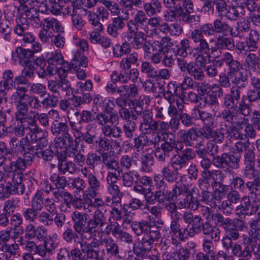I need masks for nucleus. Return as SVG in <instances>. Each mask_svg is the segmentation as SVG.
I'll return each instance as SVG.
<instances>
[{"label": "nucleus", "mask_w": 260, "mask_h": 260, "mask_svg": "<svg viewBox=\"0 0 260 260\" xmlns=\"http://www.w3.org/2000/svg\"><path fill=\"white\" fill-rule=\"evenodd\" d=\"M204 215L208 219L210 216L214 224L223 229L226 233L222 237L221 242L222 246H225L229 243H233L240 238V232L244 231L247 228L245 221L239 218H231L224 216L220 212L211 213V209L206 207L204 210Z\"/></svg>", "instance_id": "obj_1"}, {"label": "nucleus", "mask_w": 260, "mask_h": 260, "mask_svg": "<svg viewBox=\"0 0 260 260\" xmlns=\"http://www.w3.org/2000/svg\"><path fill=\"white\" fill-rule=\"evenodd\" d=\"M178 0H163L165 7L169 9L168 14L171 21L180 20L186 24L199 23L201 17L194 15V7L191 0H184L182 4L178 3Z\"/></svg>", "instance_id": "obj_2"}, {"label": "nucleus", "mask_w": 260, "mask_h": 260, "mask_svg": "<svg viewBox=\"0 0 260 260\" xmlns=\"http://www.w3.org/2000/svg\"><path fill=\"white\" fill-rule=\"evenodd\" d=\"M207 153L213 157V165L218 169H238L240 167L241 154L233 152L218 155V147L213 143H208L206 147Z\"/></svg>", "instance_id": "obj_3"}, {"label": "nucleus", "mask_w": 260, "mask_h": 260, "mask_svg": "<svg viewBox=\"0 0 260 260\" xmlns=\"http://www.w3.org/2000/svg\"><path fill=\"white\" fill-rule=\"evenodd\" d=\"M228 61L226 65L228 68L227 73L235 77L232 81L234 86L231 88L230 91L242 93L241 90L245 88L247 85L248 80L247 72L244 70L240 61L235 59L231 53Z\"/></svg>", "instance_id": "obj_4"}, {"label": "nucleus", "mask_w": 260, "mask_h": 260, "mask_svg": "<svg viewBox=\"0 0 260 260\" xmlns=\"http://www.w3.org/2000/svg\"><path fill=\"white\" fill-rule=\"evenodd\" d=\"M47 132L36 125L34 127V158H43L46 161L51 160L54 156V152L47 148L48 142L46 139Z\"/></svg>", "instance_id": "obj_5"}, {"label": "nucleus", "mask_w": 260, "mask_h": 260, "mask_svg": "<svg viewBox=\"0 0 260 260\" xmlns=\"http://www.w3.org/2000/svg\"><path fill=\"white\" fill-rule=\"evenodd\" d=\"M101 3L109 9L113 15H115L112 18L111 22L109 23L107 31L110 36L116 38L119 35L118 30L123 29L126 26L124 18L119 15V6L116 2L110 0H105Z\"/></svg>", "instance_id": "obj_6"}, {"label": "nucleus", "mask_w": 260, "mask_h": 260, "mask_svg": "<svg viewBox=\"0 0 260 260\" xmlns=\"http://www.w3.org/2000/svg\"><path fill=\"white\" fill-rule=\"evenodd\" d=\"M32 132L28 133L24 138L21 140L22 154L23 155L24 160L18 158L15 161L11 162L12 169L23 170L25 168V161H31L32 160Z\"/></svg>", "instance_id": "obj_7"}, {"label": "nucleus", "mask_w": 260, "mask_h": 260, "mask_svg": "<svg viewBox=\"0 0 260 260\" xmlns=\"http://www.w3.org/2000/svg\"><path fill=\"white\" fill-rule=\"evenodd\" d=\"M12 59L16 64H20L24 67L22 74L30 77L32 75V51L29 49H24L21 47H17L12 54Z\"/></svg>", "instance_id": "obj_8"}, {"label": "nucleus", "mask_w": 260, "mask_h": 260, "mask_svg": "<svg viewBox=\"0 0 260 260\" xmlns=\"http://www.w3.org/2000/svg\"><path fill=\"white\" fill-rule=\"evenodd\" d=\"M241 95V93L234 91H230V93L225 95L223 98V104L225 109L222 111L218 117L230 123L233 120L234 111L237 109Z\"/></svg>", "instance_id": "obj_9"}, {"label": "nucleus", "mask_w": 260, "mask_h": 260, "mask_svg": "<svg viewBox=\"0 0 260 260\" xmlns=\"http://www.w3.org/2000/svg\"><path fill=\"white\" fill-rule=\"evenodd\" d=\"M12 98L17 106V111L15 117L20 123L25 120V116L28 112V104L24 102V99H29V96L26 94V89L24 87H18L17 91L12 95Z\"/></svg>", "instance_id": "obj_10"}, {"label": "nucleus", "mask_w": 260, "mask_h": 260, "mask_svg": "<svg viewBox=\"0 0 260 260\" xmlns=\"http://www.w3.org/2000/svg\"><path fill=\"white\" fill-rule=\"evenodd\" d=\"M160 233L143 236L142 239L133 244V251L136 257H143L151 251L153 244L160 237Z\"/></svg>", "instance_id": "obj_11"}, {"label": "nucleus", "mask_w": 260, "mask_h": 260, "mask_svg": "<svg viewBox=\"0 0 260 260\" xmlns=\"http://www.w3.org/2000/svg\"><path fill=\"white\" fill-rule=\"evenodd\" d=\"M115 104L110 99H105L102 103L103 111L99 112L95 118H98L99 122L103 123V121L110 122L113 121L118 120L119 116L117 111L114 109Z\"/></svg>", "instance_id": "obj_12"}, {"label": "nucleus", "mask_w": 260, "mask_h": 260, "mask_svg": "<svg viewBox=\"0 0 260 260\" xmlns=\"http://www.w3.org/2000/svg\"><path fill=\"white\" fill-rule=\"evenodd\" d=\"M72 219L74 230L79 233L82 239L87 238L84 234H89V229L88 228L89 215L86 213L75 211L72 214Z\"/></svg>", "instance_id": "obj_13"}, {"label": "nucleus", "mask_w": 260, "mask_h": 260, "mask_svg": "<svg viewBox=\"0 0 260 260\" xmlns=\"http://www.w3.org/2000/svg\"><path fill=\"white\" fill-rule=\"evenodd\" d=\"M243 175L248 179L246 182L247 189L249 191H258L260 188V174L255 170L254 164L245 167Z\"/></svg>", "instance_id": "obj_14"}, {"label": "nucleus", "mask_w": 260, "mask_h": 260, "mask_svg": "<svg viewBox=\"0 0 260 260\" xmlns=\"http://www.w3.org/2000/svg\"><path fill=\"white\" fill-rule=\"evenodd\" d=\"M47 241V231L43 226L34 230V251L36 254L43 255L45 243Z\"/></svg>", "instance_id": "obj_15"}, {"label": "nucleus", "mask_w": 260, "mask_h": 260, "mask_svg": "<svg viewBox=\"0 0 260 260\" xmlns=\"http://www.w3.org/2000/svg\"><path fill=\"white\" fill-rule=\"evenodd\" d=\"M101 156V162L105 165L108 169L115 170L116 173H109L107 176V181L110 179H119L120 174L122 173V169L119 166L118 161L114 158H112L110 154L106 152H102L100 153Z\"/></svg>", "instance_id": "obj_16"}, {"label": "nucleus", "mask_w": 260, "mask_h": 260, "mask_svg": "<svg viewBox=\"0 0 260 260\" xmlns=\"http://www.w3.org/2000/svg\"><path fill=\"white\" fill-rule=\"evenodd\" d=\"M162 143L159 147H157L154 151V156L159 162H166L170 158L174 150V144L168 138L164 136Z\"/></svg>", "instance_id": "obj_17"}, {"label": "nucleus", "mask_w": 260, "mask_h": 260, "mask_svg": "<svg viewBox=\"0 0 260 260\" xmlns=\"http://www.w3.org/2000/svg\"><path fill=\"white\" fill-rule=\"evenodd\" d=\"M25 189L24 185L22 183L20 175H14L10 182H8L5 186L2 188V192L5 196L8 197L10 194H22Z\"/></svg>", "instance_id": "obj_18"}, {"label": "nucleus", "mask_w": 260, "mask_h": 260, "mask_svg": "<svg viewBox=\"0 0 260 260\" xmlns=\"http://www.w3.org/2000/svg\"><path fill=\"white\" fill-rule=\"evenodd\" d=\"M152 222L147 220H141L139 221H133L131 224V228L137 236H146L150 234H158L160 233L157 229L155 230L153 228Z\"/></svg>", "instance_id": "obj_19"}, {"label": "nucleus", "mask_w": 260, "mask_h": 260, "mask_svg": "<svg viewBox=\"0 0 260 260\" xmlns=\"http://www.w3.org/2000/svg\"><path fill=\"white\" fill-rule=\"evenodd\" d=\"M105 248L102 250L103 256L106 254L110 258L121 259L120 248L117 242L112 238H105L104 240Z\"/></svg>", "instance_id": "obj_20"}, {"label": "nucleus", "mask_w": 260, "mask_h": 260, "mask_svg": "<svg viewBox=\"0 0 260 260\" xmlns=\"http://www.w3.org/2000/svg\"><path fill=\"white\" fill-rule=\"evenodd\" d=\"M127 39L133 48L139 50L142 48V45L146 40V38L145 34L142 31L128 29Z\"/></svg>", "instance_id": "obj_21"}, {"label": "nucleus", "mask_w": 260, "mask_h": 260, "mask_svg": "<svg viewBox=\"0 0 260 260\" xmlns=\"http://www.w3.org/2000/svg\"><path fill=\"white\" fill-rule=\"evenodd\" d=\"M242 201L243 203L237 206L235 209L236 215L240 219L252 215L255 211V207L251 203L249 197L244 196Z\"/></svg>", "instance_id": "obj_22"}, {"label": "nucleus", "mask_w": 260, "mask_h": 260, "mask_svg": "<svg viewBox=\"0 0 260 260\" xmlns=\"http://www.w3.org/2000/svg\"><path fill=\"white\" fill-rule=\"evenodd\" d=\"M178 140L185 144L186 147H191L192 141H197L199 135L197 128L191 127L187 130H180L177 134Z\"/></svg>", "instance_id": "obj_23"}, {"label": "nucleus", "mask_w": 260, "mask_h": 260, "mask_svg": "<svg viewBox=\"0 0 260 260\" xmlns=\"http://www.w3.org/2000/svg\"><path fill=\"white\" fill-rule=\"evenodd\" d=\"M99 135V133L91 131H87L83 133L82 129H80L73 134V137L75 138V142H77V141H79V142L82 141L90 147H94Z\"/></svg>", "instance_id": "obj_24"}, {"label": "nucleus", "mask_w": 260, "mask_h": 260, "mask_svg": "<svg viewBox=\"0 0 260 260\" xmlns=\"http://www.w3.org/2000/svg\"><path fill=\"white\" fill-rule=\"evenodd\" d=\"M106 217L104 213L100 210L93 213V216L88 220V228L89 229L90 237H92L93 230L102 228L106 224Z\"/></svg>", "instance_id": "obj_25"}, {"label": "nucleus", "mask_w": 260, "mask_h": 260, "mask_svg": "<svg viewBox=\"0 0 260 260\" xmlns=\"http://www.w3.org/2000/svg\"><path fill=\"white\" fill-rule=\"evenodd\" d=\"M161 179L158 176H155L154 178L155 182H166L169 183L176 182L178 180L179 173L175 169L172 170L169 166H165L161 170Z\"/></svg>", "instance_id": "obj_26"}, {"label": "nucleus", "mask_w": 260, "mask_h": 260, "mask_svg": "<svg viewBox=\"0 0 260 260\" xmlns=\"http://www.w3.org/2000/svg\"><path fill=\"white\" fill-rule=\"evenodd\" d=\"M215 127L202 126L198 132L199 137H201L207 140H212L221 143L224 138V135L220 132L214 129Z\"/></svg>", "instance_id": "obj_27"}, {"label": "nucleus", "mask_w": 260, "mask_h": 260, "mask_svg": "<svg viewBox=\"0 0 260 260\" xmlns=\"http://www.w3.org/2000/svg\"><path fill=\"white\" fill-rule=\"evenodd\" d=\"M67 114L73 135L80 129H82V127L80 126L82 124V120L81 112L78 109H73L72 111H68Z\"/></svg>", "instance_id": "obj_28"}, {"label": "nucleus", "mask_w": 260, "mask_h": 260, "mask_svg": "<svg viewBox=\"0 0 260 260\" xmlns=\"http://www.w3.org/2000/svg\"><path fill=\"white\" fill-rule=\"evenodd\" d=\"M148 15L142 10H139L135 15L134 18L129 20L126 23L128 29L138 30L139 27L146 25Z\"/></svg>", "instance_id": "obj_29"}, {"label": "nucleus", "mask_w": 260, "mask_h": 260, "mask_svg": "<svg viewBox=\"0 0 260 260\" xmlns=\"http://www.w3.org/2000/svg\"><path fill=\"white\" fill-rule=\"evenodd\" d=\"M156 190L155 191V197L156 203L163 204L166 201L169 202L168 185L166 182H155Z\"/></svg>", "instance_id": "obj_30"}, {"label": "nucleus", "mask_w": 260, "mask_h": 260, "mask_svg": "<svg viewBox=\"0 0 260 260\" xmlns=\"http://www.w3.org/2000/svg\"><path fill=\"white\" fill-rule=\"evenodd\" d=\"M143 8L148 17H152L159 15L162 7L159 0H150L143 4Z\"/></svg>", "instance_id": "obj_31"}, {"label": "nucleus", "mask_w": 260, "mask_h": 260, "mask_svg": "<svg viewBox=\"0 0 260 260\" xmlns=\"http://www.w3.org/2000/svg\"><path fill=\"white\" fill-rule=\"evenodd\" d=\"M88 187L87 189L88 195L92 198L96 197L98 192L102 188V183L99 179L93 174L89 173L87 175Z\"/></svg>", "instance_id": "obj_32"}, {"label": "nucleus", "mask_w": 260, "mask_h": 260, "mask_svg": "<svg viewBox=\"0 0 260 260\" xmlns=\"http://www.w3.org/2000/svg\"><path fill=\"white\" fill-rule=\"evenodd\" d=\"M47 10V7L42 5L40 8H35L34 5V27L39 28L45 27V23L47 20L46 11Z\"/></svg>", "instance_id": "obj_33"}, {"label": "nucleus", "mask_w": 260, "mask_h": 260, "mask_svg": "<svg viewBox=\"0 0 260 260\" xmlns=\"http://www.w3.org/2000/svg\"><path fill=\"white\" fill-rule=\"evenodd\" d=\"M245 13L244 6L237 4L235 6H229L224 16L228 19L235 21L238 17H243Z\"/></svg>", "instance_id": "obj_34"}, {"label": "nucleus", "mask_w": 260, "mask_h": 260, "mask_svg": "<svg viewBox=\"0 0 260 260\" xmlns=\"http://www.w3.org/2000/svg\"><path fill=\"white\" fill-rule=\"evenodd\" d=\"M127 54L126 57L122 58L120 62L119 66L121 69L129 70L132 65H139V55L138 53L133 52Z\"/></svg>", "instance_id": "obj_35"}, {"label": "nucleus", "mask_w": 260, "mask_h": 260, "mask_svg": "<svg viewBox=\"0 0 260 260\" xmlns=\"http://www.w3.org/2000/svg\"><path fill=\"white\" fill-rule=\"evenodd\" d=\"M13 76V72L10 70L4 72L2 80L0 81V92H5L12 89L14 86Z\"/></svg>", "instance_id": "obj_36"}, {"label": "nucleus", "mask_w": 260, "mask_h": 260, "mask_svg": "<svg viewBox=\"0 0 260 260\" xmlns=\"http://www.w3.org/2000/svg\"><path fill=\"white\" fill-rule=\"evenodd\" d=\"M210 41H215L217 46L221 50L234 51L235 48L234 40L233 38H228L223 36H219L216 38V41L212 39Z\"/></svg>", "instance_id": "obj_37"}, {"label": "nucleus", "mask_w": 260, "mask_h": 260, "mask_svg": "<svg viewBox=\"0 0 260 260\" xmlns=\"http://www.w3.org/2000/svg\"><path fill=\"white\" fill-rule=\"evenodd\" d=\"M214 27L211 23H205L192 31L190 36L204 38L206 36H212L215 35Z\"/></svg>", "instance_id": "obj_38"}, {"label": "nucleus", "mask_w": 260, "mask_h": 260, "mask_svg": "<svg viewBox=\"0 0 260 260\" xmlns=\"http://www.w3.org/2000/svg\"><path fill=\"white\" fill-rule=\"evenodd\" d=\"M195 253L194 246H183L173 253L176 260H188Z\"/></svg>", "instance_id": "obj_39"}, {"label": "nucleus", "mask_w": 260, "mask_h": 260, "mask_svg": "<svg viewBox=\"0 0 260 260\" xmlns=\"http://www.w3.org/2000/svg\"><path fill=\"white\" fill-rule=\"evenodd\" d=\"M122 184L126 187H131L134 183H138L139 172L135 170L128 171L122 174Z\"/></svg>", "instance_id": "obj_40"}, {"label": "nucleus", "mask_w": 260, "mask_h": 260, "mask_svg": "<svg viewBox=\"0 0 260 260\" xmlns=\"http://www.w3.org/2000/svg\"><path fill=\"white\" fill-rule=\"evenodd\" d=\"M53 217L45 212L34 211V222L36 224L49 225L52 224Z\"/></svg>", "instance_id": "obj_41"}, {"label": "nucleus", "mask_w": 260, "mask_h": 260, "mask_svg": "<svg viewBox=\"0 0 260 260\" xmlns=\"http://www.w3.org/2000/svg\"><path fill=\"white\" fill-rule=\"evenodd\" d=\"M243 246L239 245L240 248L239 254H237V257L243 258L250 259L252 256V252L254 254V249H257L256 243L250 244L248 243H243Z\"/></svg>", "instance_id": "obj_42"}, {"label": "nucleus", "mask_w": 260, "mask_h": 260, "mask_svg": "<svg viewBox=\"0 0 260 260\" xmlns=\"http://www.w3.org/2000/svg\"><path fill=\"white\" fill-rule=\"evenodd\" d=\"M205 66L199 65L193 62L188 74L192 77L194 80L202 81L205 78L204 68Z\"/></svg>", "instance_id": "obj_43"}, {"label": "nucleus", "mask_w": 260, "mask_h": 260, "mask_svg": "<svg viewBox=\"0 0 260 260\" xmlns=\"http://www.w3.org/2000/svg\"><path fill=\"white\" fill-rule=\"evenodd\" d=\"M260 36L259 32L254 29L250 30L246 43L251 51H256L259 47Z\"/></svg>", "instance_id": "obj_44"}, {"label": "nucleus", "mask_w": 260, "mask_h": 260, "mask_svg": "<svg viewBox=\"0 0 260 260\" xmlns=\"http://www.w3.org/2000/svg\"><path fill=\"white\" fill-rule=\"evenodd\" d=\"M88 62L87 58L83 54L82 52L78 51L71 60V64L73 68L77 69L78 67L80 68V67L86 68L88 66Z\"/></svg>", "instance_id": "obj_45"}, {"label": "nucleus", "mask_w": 260, "mask_h": 260, "mask_svg": "<svg viewBox=\"0 0 260 260\" xmlns=\"http://www.w3.org/2000/svg\"><path fill=\"white\" fill-rule=\"evenodd\" d=\"M188 187L184 186L181 187L175 185L171 190L168 189L169 202L173 201L174 200H178L181 196H184L185 192H187Z\"/></svg>", "instance_id": "obj_46"}, {"label": "nucleus", "mask_w": 260, "mask_h": 260, "mask_svg": "<svg viewBox=\"0 0 260 260\" xmlns=\"http://www.w3.org/2000/svg\"><path fill=\"white\" fill-rule=\"evenodd\" d=\"M170 163L171 167L178 171L185 168L188 164L179 153L175 154L170 158Z\"/></svg>", "instance_id": "obj_47"}, {"label": "nucleus", "mask_w": 260, "mask_h": 260, "mask_svg": "<svg viewBox=\"0 0 260 260\" xmlns=\"http://www.w3.org/2000/svg\"><path fill=\"white\" fill-rule=\"evenodd\" d=\"M190 38L194 43H199L198 47L195 48L197 52L204 53L207 54L209 53L210 48L206 40L202 38L193 37V36H190Z\"/></svg>", "instance_id": "obj_48"}, {"label": "nucleus", "mask_w": 260, "mask_h": 260, "mask_svg": "<svg viewBox=\"0 0 260 260\" xmlns=\"http://www.w3.org/2000/svg\"><path fill=\"white\" fill-rule=\"evenodd\" d=\"M137 129V124L132 120H127L122 126V129L125 137L129 140L133 139L135 132Z\"/></svg>", "instance_id": "obj_49"}, {"label": "nucleus", "mask_w": 260, "mask_h": 260, "mask_svg": "<svg viewBox=\"0 0 260 260\" xmlns=\"http://www.w3.org/2000/svg\"><path fill=\"white\" fill-rule=\"evenodd\" d=\"M80 238L79 233L73 229L68 228L62 234L63 239L68 244L77 243Z\"/></svg>", "instance_id": "obj_50"}, {"label": "nucleus", "mask_w": 260, "mask_h": 260, "mask_svg": "<svg viewBox=\"0 0 260 260\" xmlns=\"http://www.w3.org/2000/svg\"><path fill=\"white\" fill-rule=\"evenodd\" d=\"M231 186L232 189H236L239 192H244L247 188L246 182L241 176L238 175L233 176L231 179Z\"/></svg>", "instance_id": "obj_51"}, {"label": "nucleus", "mask_w": 260, "mask_h": 260, "mask_svg": "<svg viewBox=\"0 0 260 260\" xmlns=\"http://www.w3.org/2000/svg\"><path fill=\"white\" fill-rule=\"evenodd\" d=\"M141 72L148 78H154L157 76L156 68L149 61H143L140 68Z\"/></svg>", "instance_id": "obj_52"}, {"label": "nucleus", "mask_w": 260, "mask_h": 260, "mask_svg": "<svg viewBox=\"0 0 260 260\" xmlns=\"http://www.w3.org/2000/svg\"><path fill=\"white\" fill-rule=\"evenodd\" d=\"M191 50L190 41L187 39L182 40L177 46V54L183 58L186 57L188 52L191 53Z\"/></svg>", "instance_id": "obj_53"}, {"label": "nucleus", "mask_w": 260, "mask_h": 260, "mask_svg": "<svg viewBox=\"0 0 260 260\" xmlns=\"http://www.w3.org/2000/svg\"><path fill=\"white\" fill-rule=\"evenodd\" d=\"M131 51L129 43L127 42L121 45H117L113 47V56L116 58L122 57L123 55L128 54Z\"/></svg>", "instance_id": "obj_54"}, {"label": "nucleus", "mask_w": 260, "mask_h": 260, "mask_svg": "<svg viewBox=\"0 0 260 260\" xmlns=\"http://www.w3.org/2000/svg\"><path fill=\"white\" fill-rule=\"evenodd\" d=\"M111 182L109 183L108 190L112 196V202L116 203H119L121 202V193L119 188V186L115 183L117 180L112 181V179H110Z\"/></svg>", "instance_id": "obj_55"}, {"label": "nucleus", "mask_w": 260, "mask_h": 260, "mask_svg": "<svg viewBox=\"0 0 260 260\" xmlns=\"http://www.w3.org/2000/svg\"><path fill=\"white\" fill-rule=\"evenodd\" d=\"M97 146L99 147L98 152L99 153L108 151L111 148V145L108 138L102 136L100 133L94 145V147Z\"/></svg>", "instance_id": "obj_56"}, {"label": "nucleus", "mask_w": 260, "mask_h": 260, "mask_svg": "<svg viewBox=\"0 0 260 260\" xmlns=\"http://www.w3.org/2000/svg\"><path fill=\"white\" fill-rule=\"evenodd\" d=\"M51 131L52 133L54 136H58L61 133H65L66 132L69 131V126L67 124V121L61 122L57 121H53L51 124Z\"/></svg>", "instance_id": "obj_57"}, {"label": "nucleus", "mask_w": 260, "mask_h": 260, "mask_svg": "<svg viewBox=\"0 0 260 260\" xmlns=\"http://www.w3.org/2000/svg\"><path fill=\"white\" fill-rule=\"evenodd\" d=\"M181 125L185 127H191L196 124L195 116H191L189 113L181 112L178 115Z\"/></svg>", "instance_id": "obj_58"}, {"label": "nucleus", "mask_w": 260, "mask_h": 260, "mask_svg": "<svg viewBox=\"0 0 260 260\" xmlns=\"http://www.w3.org/2000/svg\"><path fill=\"white\" fill-rule=\"evenodd\" d=\"M171 41L172 39L168 37H162L160 40H155L154 42L157 52L164 53L166 52L167 50L165 49L173 45Z\"/></svg>", "instance_id": "obj_59"}, {"label": "nucleus", "mask_w": 260, "mask_h": 260, "mask_svg": "<svg viewBox=\"0 0 260 260\" xmlns=\"http://www.w3.org/2000/svg\"><path fill=\"white\" fill-rule=\"evenodd\" d=\"M58 169L59 171L64 174L68 172L71 174H75L77 171V167L75 164L71 161L60 162L58 164Z\"/></svg>", "instance_id": "obj_60"}, {"label": "nucleus", "mask_w": 260, "mask_h": 260, "mask_svg": "<svg viewBox=\"0 0 260 260\" xmlns=\"http://www.w3.org/2000/svg\"><path fill=\"white\" fill-rule=\"evenodd\" d=\"M204 219L200 215H196L195 219L190 225L189 234L191 237H193L195 234L201 233V228H202Z\"/></svg>", "instance_id": "obj_61"}, {"label": "nucleus", "mask_w": 260, "mask_h": 260, "mask_svg": "<svg viewBox=\"0 0 260 260\" xmlns=\"http://www.w3.org/2000/svg\"><path fill=\"white\" fill-rule=\"evenodd\" d=\"M215 33L222 34L226 35L228 30L230 29V25L226 22L221 19H216L213 22Z\"/></svg>", "instance_id": "obj_62"}, {"label": "nucleus", "mask_w": 260, "mask_h": 260, "mask_svg": "<svg viewBox=\"0 0 260 260\" xmlns=\"http://www.w3.org/2000/svg\"><path fill=\"white\" fill-rule=\"evenodd\" d=\"M196 80H194L190 75H186L184 76L182 82L179 84V87L182 92H184L187 89H196Z\"/></svg>", "instance_id": "obj_63"}, {"label": "nucleus", "mask_w": 260, "mask_h": 260, "mask_svg": "<svg viewBox=\"0 0 260 260\" xmlns=\"http://www.w3.org/2000/svg\"><path fill=\"white\" fill-rule=\"evenodd\" d=\"M101 163V156L95 152L89 153L86 155V165L92 170Z\"/></svg>", "instance_id": "obj_64"}]
</instances>
